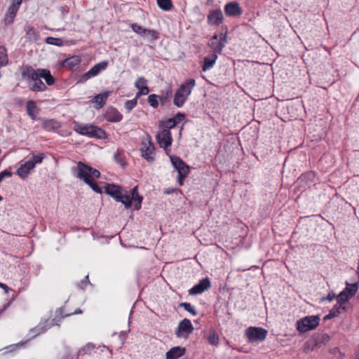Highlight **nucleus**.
Wrapping results in <instances>:
<instances>
[{
	"label": "nucleus",
	"mask_w": 359,
	"mask_h": 359,
	"mask_svg": "<svg viewBox=\"0 0 359 359\" xmlns=\"http://www.w3.org/2000/svg\"><path fill=\"white\" fill-rule=\"evenodd\" d=\"M337 300L341 303L348 304V301L351 298L344 291H341L337 297Z\"/></svg>",
	"instance_id": "f704fd0d"
},
{
	"label": "nucleus",
	"mask_w": 359,
	"mask_h": 359,
	"mask_svg": "<svg viewBox=\"0 0 359 359\" xmlns=\"http://www.w3.org/2000/svg\"><path fill=\"white\" fill-rule=\"evenodd\" d=\"M137 98L138 97H136L135 99L126 101L125 106L128 111L132 110L137 105Z\"/></svg>",
	"instance_id": "79ce46f5"
},
{
	"label": "nucleus",
	"mask_w": 359,
	"mask_h": 359,
	"mask_svg": "<svg viewBox=\"0 0 359 359\" xmlns=\"http://www.w3.org/2000/svg\"><path fill=\"white\" fill-rule=\"evenodd\" d=\"M105 192L114 198L116 201L122 203L126 208L133 207L135 210H139L141 208L142 197L137 191V187H134L131 191V194H127L121 187L113 184H107L104 186Z\"/></svg>",
	"instance_id": "f257e3e1"
},
{
	"label": "nucleus",
	"mask_w": 359,
	"mask_h": 359,
	"mask_svg": "<svg viewBox=\"0 0 359 359\" xmlns=\"http://www.w3.org/2000/svg\"><path fill=\"white\" fill-rule=\"evenodd\" d=\"M180 306L183 307L184 309V310L189 312L192 315H194V316L197 315V311H196L195 307L194 306H192L190 303H187V302L181 303Z\"/></svg>",
	"instance_id": "473e14b6"
},
{
	"label": "nucleus",
	"mask_w": 359,
	"mask_h": 359,
	"mask_svg": "<svg viewBox=\"0 0 359 359\" xmlns=\"http://www.w3.org/2000/svg\"><path fill=\"white\" fill-rule=\"evenodd\" d=\"M144 36H147L151 38V39H157V33L154 30L152 29H147L145 30Z\"/></svg>",
	"instance_id": "37998d69"
},
{
	"label": "nucleus",
	"mask_w": 359,
	"mask_h": 359,
	"mask_svg": "<svg viewBox=\"0 0 359 359\" xmlns=\"http://www.w3.org/2000/svg\"><path fill=\"white\" fill-rule=\"evenodd\" d=\"M335 297L334 294L329 293L326 297V299L329 301H332Z\"/></svg>",
	"instance_id": "09e8293b"
},
{
	"label": "nucleus",
	"mask_w": 359,
	"mask_h": 359,
	"mask_svg": "<svg viewBox=\"0 0 359 359\" xmlns=\"http://www.w3.org/2000/svg\"><path fill=\"white\" fill-rule=\"evenodd\" d=\"M170 159L173 167L177 170L178 175H188L189 167L180 157L176 156H170Z\"/></svg>",
	"instance_id": "f8f14e48"
},
{
	"label": "nucleus",
	"mask_w": 359,
	"mask_h": 359,
	"mask_svg": "<svg viewBox=\"0 0 359 359\" xmlns=\"http://www.w3.org/2000/svg\"><path fill=\"white\" fill-rule=\"evenodd\" d=\"M208 341L210 344L217 346L219 343V337L215 332H212L208 337Z\"/></svg>",
	"instance_id": "72a5a7b5"
},
{
	"label": "nucleus",
	"mask_w": 359,
	"mask_h": 359,
	"mask_svg": "<svg viewBox=\"0 0 359 359\" xmlns=\"http://www.w3.org/2000/svg\"><path fill=\"white\" fill-rule=\"evenodd\" d=\"M34 168V163L29 160L21 164L17 170V175L22 179L25 178Z\"/></svg>",
	"instance_id": "a211bd4d"
},
{
	"label": "nucleus",
	"mask_w": 359,
	"mask_h": 359,
	"mask_svg": "<svg viewBox=\"0 0 359 359\" xmlns=\"http://www.w3.org/2000/svg\"><path fill=\"white\" fill-rule=\"evenodd\" d=\"M121 119L122 115L115 109H113L107 113V120L111 122H118Z\"/></svg>",
	"instance_id": "bb28decb"
},
{
	"label": "nucleus",
	"mask_w": 359,
	"mask_h": 359,
	"mask_svg": "<svg viewBox=\"0 0 359 359\" xmlns=\"http://www.w3.org/2000/svg\"><path fill=\"white\" fill-rule=\"evenodd\" d=\"M107 65L108 62L107 61L96 64L80 78L79 82L84 83L89 79L97 76L102 70L105 69Z\"/></svg>",
	"instance_id": "9d476101"
},
{
	"label": "nucleus",
	"mask_w": 359,
	"mask_h": 359,
	"mask_svg": "<svg viewBox=\"0 0 359 359\" xmlns=\"http://www.w3.org/2000/svg\"><path fill=\"white\" fill-rule=\"evenodd\" d=\"M186 348L182 346H175L170 348L165 354V359H178L185 354Z\"/></svg>",
	"instance_id": "f3484780"
},
{
	"label": "nucleus",
	"mask_w": 359,
	"mask_h": 359,
	"mask_svg": "<svg viewBox=\"0 0 359 359\" xmlns=\"http://www.w3.org/2000/svg\"><path fill=\"white\" fill-rule=\"evenodd\" d=\"M340 313H341V312L339 311L337 308L333 307L330 311L329 313L325 316L324 318H325V320L331 319V318L338 316Z\"/></svg>",
	"instance_id": "e433bc0d"
},
{
	"label": "nucleus",
	"mask_w": 359,
	"mask_h": 359,
	"mask_svg": "<svg viewBox=\"0 0 359 359\" xmlns=\"http://www.w3.org/2000/svg\"><path fill=\"white\" fill-rule=\"evenodd\" d=\"M148 102L152 107L157 108V107L158 105V102L157 100V96L154 94L150 95L148 97Z\"/></svg>",
	"instance_id": "a19ab883"
},
{
	"label": "nucleus",
	"mask_w": 359,
	"mask_h": 359,
	"mask_svg": "<svg viewBox=\"0 0 359 359\" xmlns=\"http://www.w3.org/2000/svg\"><path fill=\"white\" fill-rule=\"evenodd\" d=\"M157 4L160 8L165 11H170L172 7L171 0H157Z\"/></svg>",
	"instance_id": "c85d7f7f"
},
{
	"label": "nucleus",
	"mask_w": 359,
	"mask_h": 359,
	"mask_svg": "<svg viewBox=\"0 0 359 359\" xmlns=\"http://www.w3.org/2000/svg\"><path fill=\"white\" fill-rule=\"evenodd\" d=\"M19 9L17 5H11L8 9V15L5 19L6 24H11L13 22L14 18Z\"/></svg>",
	"instance_id": "5701e85b"
},
{
	"label": "nucleus",
	"mask_w": 359,
	"mask_h": 359,
	"mask_svg": "<svg viewBox=\"0 0 359 359\" xmlns=\"http://www.w3.org/2000/svg\"><path fill=\"white\" fill-rule=\"evenodd\" d=\"M11 175V173L7 170H4L0 172V182L5 178L8 177Z\"/></svg>",
	"instance_id": "a18cd8bd"
},
{
	"label": "nucleus",
	"mask_w": 359,
	"mask_h": 359,
	"mask_svg": "<svg viewBox=\"0 0 359 359\" xmlns=\"http://www.w3.org/2000/svg\"><path fill=\"white\" fill-rule=\"evenodd\" d=\"M74 130L76 133L83 135H86L89 137H97L102 139L105 136V133L102 129L93 125H82L76 123L74 126Z\"/></svg>",
	"instance_id": "20e7f679"
},
{
	"label": "nucleus",
	"mask_w": 359,
	"mask_h": 359,
	"mask_svg": "<svg viewBox=\"0 0 359 359\" xmlns=\"http://www.w3.org/2000/svg\"><path fill=\"white\" fill-rule=\"evenodd\" d=\"M71 314H66L64 317L69 316Z\"/></svg>",
	"instance_id": "4d7b16f0"
},
{
	"label": "nucleus",
	"mask_w": 359,
	"mask_h": 359,
	"mask_svg": "<svg viewBox=\"0 0 359 359\" xmlns=\"http://www.w3.org/2000/svg\"><path fill=\"white\" fill-rule=\"evenodd\" d=\"M147 80L144 77H139L135 83V86L139 90L137 93V97L141 95H147L149 93V89L147 86Z\"/></svg>",
	"instance_id": "dca6fc26"
},
{
	"label": "nucleus",
	"mask_w": 359,
	"mask_h": 359,
	"mask_svg": "<svg viewBox=\"0 0 359 359\" xmlns=\"http://www.w3.org/2000/svg\"><path fill=\"white\" fill-rule=\"evenodd\" d=\"M320 322V318L318 316H308L297 322V330L302 333H304L311 330L315 329Z\"/></svg>",
	"instance_id": "39448f33"
},
{
	"label": "nucleus",
	"mask_w": 359,
	"mask_h": 359,
	"mask_svg": "<svg viewBox=\"0 0 359 359\" xmlns=\"http://www.w3.org/2000/svg\"><path fill=\"white\" fill-rule=\"evenodd\" d=\"M39 69H37L35 70L31 67H27L24 69L22 72V75L23 78L27 80L34 81V79L39 78Z\"/></svg>",
	"instance_id": "6ab92c4d"
},
{
	"label": "nucleus",
	"mask_w": 359,
	"mask_h": 359,
	"mask_svg": "<svg viewBox=\"0 0 359 359\" xmlns=\"http://www.w3.org/2000/svg\"><path fill=\"white\" fill-rule=\"evenodd\" d=\"M46 42L48 44L55 45L57 46H62L63 45V41L61 39L50 36L46 39Z\"/></svg>",
	"instance_id": "2f4dec72"
},
{
	"label": "nucleus",
	"mask_w": 359,
	"mask_h": 359,
	"mask_svg": "<svg viewBox=\"0 0 359 359\" xmlns=\"http://www.w3.org/2000/svg\"><path fill=\"white\" fill-rule=\"evenodd\" d=\"M3 290H4L5 293L8 294V291L10 290V288L4 283H3L2 286L1 287Z\"/></svg>",
	"instance_id": "de8ad7c7"
},
{
	"label": "nucleus",
	"mask_w": 359,
	"mask_h": 359,
	"mask_svg": "<svg viewBox=\"0 0 359 359\" xmlns=\"http://www.w3.org/2000/svg\"><path fill=\"white\" fill-rule=\"evenodd\" d=\"M72 171L75 177L83 180L94 191L99 194L102 193L101 189L95 182V180L100 176V172L97 170L79 161L76 166L72 168Z\"/></svg>",
	"instance_id": "f03ea898"
},
{
	"label": "nucleus",
	"mask_w": 359,
	"mask_h": 359,
	"mask_svg": "<svg viewBox=\"0 0 359 359\" xmlns=\"http://www.w3.org/2000/svg\"><path fill=\"white\" fill-rule=\"evenodd\" d=\"M267 333L268 332L265 329L257 327H250L245 330V334L251 343L264 341Z\"/></svg>",
	"instance_id": "423d86ee"
},
{
	"label": "nucleus",
	"mask_w": 359,
	"mask_h": 359,
	"mask_svg": "<svg viewBox=\"0 0 359 359\" xmlns=\"http://www.w3.org/2000/svg\"><path fill=\"white\" fill-rule=\"evenodd\" d=\"M22 0H14L13 2V5H17L18 7H20V5L21 4Z\"/></svg>",
	"instance_id": "8fccbe9b"
},
{
	"label": "nucleus",
	"mask_w": 359,
	"mask_h": 359,
	"mask_svg": "<svg viewBox=\"0 0 359 359\" xmlns=\"http://www.w3.org/2000/svg\"><path fill=\"white\" fill-rule=\"evenodd\" d=\"M226 35V32L215 34L210 39L208 45L215 53L222 52L227 42Z\"/></svg>",
	"instance_id": "0eeeda50"
},
{
	"label": "nucleus",
	"mask_w": 359,
	"mask_h": 359,
	"mask_svg": "<svg viewBox=\"0 0 359 359\" xmlns=\"http://www.w3.org/2000/svg\"><path fill=\"white\" fill-rule=\"evenodd\" d=\"M184 118V115L181 113H178L175 116H174L172 118V119L175 121V123L176 125L177 123H179L180 122H181Z\"/></svg>",
	"instance_id": "c03bdc74"
},
{
	"label": "nucleus",
	"mask_w": 359,
	"mask_h": 359,
	"mask_svg": "<svg viewBox=\"0 0 359 359\" xmlns=\"http://www.w3.org/2000/svg\"><path fill=\"white\" fill-rule=\"evenodd\" d=\"M81 313H82V311L80 309H77L74 311L73 314H79Z\"/></svg>",
	"instance_id": "603ef678"
},
{
	"label": "nucleus",
	"mask_w": 359,
	"mask_h": 359,
	"mask_svg": "<svg viewBox=\"0 0 359 359\" xmlns=\"http://www.w3.org/2000/svg\"><path fill=\"white\" fill-rule=\"evenodd\" d=\"M44 158L43 154H39L36 155H33L32 159L29 160L31 162L34 163V166L35 167L36 164L41 163Z\"/></svg>",
	"instance_id": "ea45409f"
},
{
	"label": "nucleus",
	"mask_w": 359,
	"mask_h": 359,
	"mask_svg": "<svg viewBox=\"0 0 359 359\" xmlns=\"http://www.w3.org/2000/svg\"><path fill=\"white\" fill-rule=\"evenodd\" d=\"M8 63V57L6 50L4 47L0 46V65L2 66Z\"/></svg>",
	"instance_id": "7c9ffc66"
},
{
	"label": "nucleus",
	"mask_w": 359,
	"mask_h": 359,
	"mask_svg": "<svg viewBox=\"0 0 359 359\" xmlns=\"http://www.w3.org/2000/svg\"><path fill=\"white\" fill-rule=\"evenodd\" d=\"M334 307L337 308V310L339 311H340L341 313L343 311H347L350 308L348 304L341 303L338 301H337V304L334 306Z\"/></svg>",
	"instance_id": "58836bf2"
},
{
	"label": "nucleus",
	"mask_w": 359,
	"mask_h": 359,
	"mask_svg": "<svg viewBox=\"0 0 359 359\" xmlns=\"http://www.w3.org/2000/svg\"><path fill=\"white\" fill-rule=\"evenodd\" d=\"M223 19V13L220 9L211 11L208 15V22L211 25H219Z\"/></svg>",
	"instance_id": "4468645a"
},
{
	"label": "nucleus",
	"mask_w": 359,
	"mask_h": 359,
	"mask_svg": "<svg viewBox=\"0 0 359 359\" xmlns=\"http://www.w3.org/2000/svg\"><path fill=\"white\" fill-rule=\"evenodd\" d=\"M89 283V280H88V276H86L84 278V280H83L81 281V284L82 285H86L87 283Z\"/></svg>",
	"instance_id": "3c124183"
},
{
	"label": "nucleus",
	"mask_w": 359,
	"mask_h": 359,
	"mask_svg": "<svg viewBox=\"0 0 359 359\" xmlns=\"http://www.w3.org/2000/svg\"><path fill=\"white\" fill-rule=\"evenodd\" d=\"M109 95V92H104L103 93L97 95L94 97V102L97 104L98 108H101L103 107V105L105 103V100H107Z\"/></svg>",
	"instance_id": "b1692460"
},
{
	"label": "nucleus",
	"mask_w": 359,
	"mask_h": 359,
	"mask_svg": "<svg viewBox=\"0 0 359 359\" xmlns=\"http://www.w3.org/2000/svg\"><path fill=\"white\" fill-rule=\"evenodd\" d=\"M57 124V122L55 121L50 119V120H44L43 122V127L46 130H50L51 128H55V125Z\"/></svg>",
	"instance_id": "4c0bfd02"
},
{
	"label": "nucleus",
	"mask_w": 359,
	"mask_h": 359,
	"mask_svg": "<svg viewBox=\"0 0 359 359\" xmlns=\"http://www.w3.org/2000/svg\"><path fill=\"white\" fill-rule=\"evenodd\" d=\"M176 126L175 121L172 118H169L163 122H161L159 125V128H165L170 130V129L173 128Z\"/></svg>",
	"instance_id": "c756f323"
},
{
	"label": "nucleus",
	"mask_w": 359,
	"mask_h": 359,
	"mask_svg": "<svg viewBox=\"0 0 359 359\" xmlns=\"http://www.w3.org/2000/svg\"><path fill=\"white\" fill-rule=\"evenodd\" d=\"M131 28L135 33L144 36L146 29L137 24H133Z\"/></svg>",
	"instance_id": "c9c22d12"
},
{
	"label": "nucleus",
	"mask_w": 359,
	"mask_h": 359,
	"mask_svg": "<svg viewBox=\"0 0 359 359\" xmlns=\"http://www.w3.org/2000/svg\"><path fill=\"white\" fill-rule=\"evenodd\" d=\"M194 330V327L191 324V322L185 318L180 321L178 324L177 330L175 331V334L179 338H187L188 336L192 333Z\"/></svg>",
	"instance_id": "1a4fd4ad"
},
{
	"label": "nucleus",
	"mask_w": 359,
	"mask_h": 359,
	"mask_svg": "<svg viewBox=\"0 0 359 359\" xmlns=\"http://www.w3.org/2000/svg\"><path fill=\"white\" fill-rule=\"evenodd\" d=\"M172 190H170V191H166V193H168V194H170V193H172Z\"/></svg>",
	"instance_id": "6e6d98bb"
},
{
	"label": "nucleus",
	"mask_w": 359,
	"mask_h": 359,
	"mask_svg": "<svg viewBox=\"0 0 359 359\" xmlns=\"http://www.w3.org/2000/svg\"><path fill=\"white\" fill-rule=\"evenodd\" d=\"M355 359H359V351L357 353V357Z\"/></svg>",
	"instance_id": "5fc2aeb1"
},
{
	"label": "nucleus",
	"mask_w": 359,
	"mask_h": 359,
	"mask_svg": "<svg viewBox=\"0 0 359 359\" xmlns=\"http://www.w3.org/2000/svg\"><path fill=\"white\" fill-rule=\"evenodd\" d=\"M346 285L347 287L343 291L345 292L349 297H353L358 290V285L357 283L348 284L347 283Z\"/></svg>",
	"instance_id": "cd10ccee"
},
{
	"label": "nucleus",
	"mask_w": 359,
	"mask_h": 359,
	"mask_svg": "<svg viewBox=\"0 0 359 359\" xmlns=\"http://www.w3.org/2000/svg\"><path fill=\"white\" fill-rule=\"evenodd\" d=\"M86 348H87L88 349H90V348H93V346L92 344H88V345L86 346Z\"/></svg>",
	"instance_id": "864d4df0"
},
{
	"label": "nucleus",
	"mask_w": 359,
	"mask_h": 359,
	"mask_svg": "<svg viewBox=\"0 0 359 359\" xmlns=\"http://www.w3.org/2000/svg\"><path fill=\"white\" fill-rule=\"evenodd\" d=\"M27 113L28 116L33 120L36 119L35 110L36 108V105L34 101L29 100L27 102Z\"/></svg>",
	"instance_id": "a878e982"
},
{
	"label": "nucleus",
	"mask_w": 359,
	"mask_h": 359,
	"mask_svg": "<svg viewBox=\"0 0 359 359\" xmlns=\"http://www.w3.org/2000/svg\"><path fill=\"white\" fill-rule=\"evenodd\" d=\"M188 175H184V174H181V175H178V183L180 186H182L183 184H184V180L186 178V177Z\"/></svg>",
	"instance_id": "49530a36"
},
{
	"label": "nucleus",
	"mask_w": 359,
	"mask_h": 359,
	"mask_svg": "<svg viewBox=\"0 0 359 359\" xmlns=\"http://www.w3.org/2000/svg\"><path fill=\"white\" fill-rule=\"evenodd\" d=\"M211 287V283L208 278H203L198 284L194 285L189 290V294L196 295L201 294Z\"/></svg>",
	"instance_id": "ddd939ff"
},
{
	"label": "nucleus",
	"mask_w": 359,
	"mask_h": 359,
	"mask_svg": "<svg viewBox=\"0 0 359 359\" xmlns=\"http://www.w3.org/2000/svg\"><path fill=\"white\" fill-rule=\"evenodd\" d=\"M25 31L27 39L31 42H35L39 39V34L35 29L30 25H25Z\"/></svg>",
	"instance_id": "412c9836"
},
{
	"label": "nucleus",
	"mask_w": 359,
	"mask_h": 359,
	"mask_svg": "<svg viewBox=\"0 0 359 359\" xmlns=\"http://www.w3.org/2000/svg\"><path fill=\"white\" fill-rule=\"evenodd\" d=\"M217 59L216 53H212L204 58V64L203 65V71L206 72L211 69Z\"/></svg>",
	"instance_id": "aec40b11"
},
{
	"label": "nucleus",
	"mask_w": 359,
	"mask_h": 359,
	"mask_svg": "<svg viewBox=\"0 0 359 359\" xmlns=\"http://www.w3.org/2000/svg\"><path fill=\"white\" fill-rule=\"evenodd\" d=\"M39 78H42L45 80L46 83L48 86H51L55 83V79L51 75L50 72L48 69H39Z\"/></svg>",
	"instance_id": "4be33fe9"
},
{
	"label": "nucleus",
	"mask_w": 359,
	"mask_h": 359,
	"mask_svg": "<svg viewBox=\"0 0 359 359\" xmlns=\"http://www.w3.org/2000/svg\"><path fill=\"white\" fill-rule=\"evenodd\" d=\"M224 11L231 17L240 16L242 14V8L237 2H230L225 5Z\"/></svg>",
	"instance_id": "2eb2a0df"
},
{
	"label": "nucleus",
	"mask_w": 359,
	"mask_h": 359,
	"mask_svg": "<svg viewBox=\"0 0 359 359\" xmlns=\"http://www.w3.org/2000/svg\"><path fill=\"white\" fill-rule=\"evenodd\" d=\"M1 200H2V197L0 196V201H1Z\"/></svg>",
	"instance_id": "bf43d9fd"
},
{
	"label": "nucleus",
	"mask_w": 359,
	"mask_h": 359,
	"mask_svg": "<svg viewBox=\"0 0 359 359\" xmlns=\"http://www.w3.org/2000/svg\"><path fill=\"white\" fill-rule=\"evenodd\" d=\"M196 86V81L193 79L187 80L183 83L175 93L173 103L177 107L183 106L189 95Z\"/></svg>",
	"instance_id": "7ed1b4c3"
},
{
	"label": "nucleus",
	"mask_w": 359,
	"mask_h": 359,
	"mask_svg": "<svg viewBox=\"0 0 359 359\" xmlns=\"http://www.w3.org/2000/svg\"><path fill=\"white\" fill-rule=\"evenodd\" d=\"M155 147L151 142L150 137H147L145 140L142 143L141 152L142 156L145 158L148 162H153L154 160Z\"/></svg>",
	"instance_id": "6e6552de"
},
{
	"label": "nucleus",
	"mask_w": 359,
	"mask_h": 359,
	"mask_svg": "<svg viewBox=\"0 0 359 359\" xmlns=\"http://www.w3.org/2000/svg\"><path fill=\"white\" fill-rule=\"evenodd\" d=\"M156 139L160 147L164 149L170 147L172 142L170 130L165 128H159V131L156 135Z\"/></svg>",
	"instance_id": "9b49d317"
},
{
	"label": "nucleus",
	"mask_w": 359,
	"mask_h": 359,
	"mask_svg": "<svg viewBox=\"0 0 359 359\" xmlns=\"http://www.w3.org/2000/svg\"><path fill=\"white\" fill-rule=\"evenodd\" d=\"M34 83L30 87V90L34 92L43 91L46 89L45 84L41 81V78L34 79Z\"/></svg>",
	"instance_id": "393cba45"
},
{
	"label": "nucleus",
	"mask_w": 359,
	"mask_h": 359,
	"mask_svg": "<svg viewBox=\"0 0 359 359\" xmlns=\"http://www.w3.org/2000/svg\"><path fill=\"white\" fill-rule=\"evenodd\" d=\"M3 283H0V287L2 286Z\"/></svg>",
	"instance_id": "13d9d810"
}]
</instances>
